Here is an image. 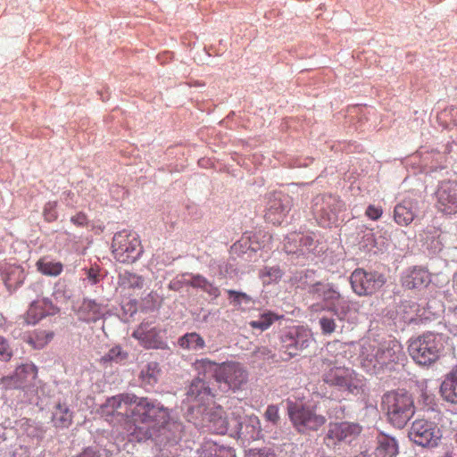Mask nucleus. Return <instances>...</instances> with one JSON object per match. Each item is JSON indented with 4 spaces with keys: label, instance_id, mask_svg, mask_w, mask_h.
<instances>
[{
    "label": "nucleus",
    "instance_id": "obj_1",
    "mask_svg": "<svg viewBox=\"0 0 457 457\" xmlns=\"http://www.w3.org/2000/svg\"><path fill=\"white\" fill-rule=\"evenodd\" d=\"M202 373L204 379L212 378L218 388L211 386L202 379V396L217 395V391L227 393L236 391L246 383L248 375L245 369L238 362L228 361L218 364L207 359H202Z\"/></svg>",
    "mask_w": 457,
    "mask_h": 457
},
{
    "label": "nucleus",
    "instance_id": "obj_2",
    "mask_svg": "<svg viewBox=\"0 0 457 457\" xmlns=\"http://www.w3.org/2000/svg\"><path fill=\"white\" fill-rule=\"evenodd\" d=\"M403 357V347L395 339L383 342L365 339L360 343V362L368 373L378 374Z\"/></svg>",
    "mask_w": 457,
    "mask_h": 457
},
{
    "label": "nucleus",
    "instance_id": "obj_3",
    "mask_svg": "<svg viewBox=\"0 0 457 457\" xmlns=\"http://www.w3.org/2000/svg\"><path fill=\"white\" fill-rule=\"evenodd\" d=\"M381 405L388 422L397 428H404L415 413L412 396L404 390L386 393Z\"/></svg>",
    "mask_w": 457,
    "mask_h": 457
},
{
    "label": "nucleus",
    "instance_id": "obj_4",
    "mask_svg": "<svg viewBox=\"0 0 457 457\" xmlns=\"http://www.w3.org/2000/svg\"><path fill=\"white\" fill-rule=\"evenodd\" d=\"M309 293L321 300V309L332 313L338 320H345L351 311L352 302L345 297L338 287L333 283H314L310 287Z\"/></svg>",
    "mask_w": 457,
    "mask_h": 457
},
{
    "label": "nucleus",
    "instance_id": "obj_5",
    "mask_svg": "<svg viewBox=\"0 0 457 457\" xmlns=\"http://www.w3.org/2000/svg\"><path fill=\"white\" fill-rule=\"evenodd\" d=\"M445 337L440 333L426 332L410 340L409 353L415 362L428 366L434 363L441 355Z\"/></svg>",
    "mask_w": 457,
    "mask_h": 457
},
{
    "label": "nucleus",
    "instance_id": "obj_6",
    "mask_svg": "<svg viewBox=\"0 0 457 457\" xmlns=\"http://www.w3.org/2000/svg\"><path fill=\"white\" fill-rule=\"evenodd\" d=\"M321 369L323 370V381L326 384L354 395L364 392L365 380L362 376L357 374L353 370L342 364Z\"/></svg>",
    "mask_w": 457,
    "mask_h": 457
},
{
    "label": "nucleus",
    "instance_id": "obj_7",
    "mask_svg": "<svg viewBox=\"0 0 457 457\" xmlns=\"http://www.w3.org/2000/svg\"><path fill=\"white\" fill-rule=\"evenodd\" d=\"M112 252L114 259L121 263H133L143 253V246L135 232L121 230L112 238Z\"/></svg>",
    "mask_w": 457,
    "mask_h": 457
},
{
    "label": "nucleus",
    "instance_id": "obj_8",
    "mask_svg": "<svg viewBox=\"0 0 457 457\" xmlns=\"http://www.w3.org/2000/svg\"><path fill=\"white\" fill-rule=\"evenodd\" d=\"M280 349L288 359L300 354L313 341L312 331L304 326H293L284 329L279 337Z\"/></svg>",
    "mask_w": 457,
    "mask_h": 457
},
{
    "label": "nucleus",
    "instance_id": "obj_9",
    "mask_svg": "<svg viewBox=\"0 0 457 457\" xmlns=\"http://www.w3.org/2000/svg\"><path fill=\"white\" fill-rule=\"evenodd\" d=\"M312 208L318 223L322 227H330L337 222L344 204L335 195H321L313 198Z\"/></svg>",
    "mask_w": 457,
    "mask_h": 457
},
{
    "label": "nucleus",
    "instance_id": "obj_10",
    "mask_svg": "<svg viewBox=\"0 0 457 457\" xmlns=\"http://www.w3.org/2000/svg\"><path fill=\"white\" fill-rule=\"evenodd\" d=\"M38 369L33 362L18 365L13 372L0 378V384L5 390L18 389L26 391L36 387Z\"/></svg>",
    "mask_w": 457,
    "mask_h": 457
},
{
    "label": "nucleus",
    "instance_id": "obj_11",
    "mask_svg": "<svg viewBox=\"0 0 457 457\" xmlns=\"http://www.w3.org/2000/svg\"><path fill=\"white\" fill-rule=\"evenodd\" d=\"M288 415L300 433L318 430L326 422L323 415L317 414L314 409L308 406L291 403L288 406Z\"/></svg>",
    "mask_w": 457,
    "mask_h": 457
},
{
    "label": "nucleus",
    "instance_id": "obj_12",
    "mask_svg": "<svg viewBox=\"0 0 457 457\" xmlns=\"http://www.w3.org/2000/svg\"><path fill=\"white\" fill-rule=\"evenodd\" d=\"M349 281L357 295L366 296L379 290L385 285L386 278L378 271H367L358 268L352 272Z\"/></svg>",
    "mask_w": 457,
    "mask_h": 457
},
{
    "label": "nucleus",
    "instance_id": "obj_13",
    "mask_svg": "<svg viewBox=\"0 0 457 457\" xmlns=\"http://www.w3.org/2000/svg\"><path fill=\"white\" fill-rule=\"evenodd\" d=\"M408 436L418 445L434 447L438 445L442 433L434 421L420 419L412 422Z\"/></svg>",
    "mask_w": 457,
    "mask_h": 457
},
{
    "label": "nucleus",
    "instance_id": "obj_14",
    "mask_svg": "<svg viewBox=\"0 0 457 457\" xmlns=\"http://www.w3.org/2000/svg\"><path fill=\"white\" fill-rule=\"evenodd\" d=\"M361 432V427L353 422H335L328 425L324 437L325 445L336 448L341 443H351Z\"/></svg>",
    "mask_w": 457,
    "mask_h": 457
},
{
    "label": "nucleus",
    "instance_id": "obj_15",
    "mask_svg": "<svg viewBox=\"0 0 457 457\" xmlns=\"http://www.w3.org/2000/svg\"><path fill=\"white\" fill-rule=\"evenodd\" d=\"M137 402V396L129 394H120L108 398L101 406V414L109 422H113L115 416L120 417L118 420L129 418L133 403Z\"/></svg>",
    "mask_w": 457,
    "mask_h": 457
},
{
    "label": "nucleus",
    "instance_id": "obj_16",
    "mask_svg": "<svg viewBox=\"0 0 457 457\" xmlns=\"http://www.w3.org/2000/svg\"><path fill=\"white\" fill-rule=\"evenodd\" d=\"M161 415L163 422L168 417V411L158 403L152 402L147 398H137L130 409L129 419L135 422H149L156 420Z\"/></svg>",
    "mask_w": 457,
    "mask_h": 457
},
{
    "label": "nucleus",
    "instance_id": "obj_17",
    "mask_svg": "<svg viewBox=\"0 0 457 457\" xmlns=\"http://www.w3.org/2000/svg\"><path fill=\"white\" fill-rule=\"evenodd\" d=\"M436 195L437 210L446 215L457 213V182L443 180L439 182Z\"/></svg>",
    "mask_w": 457,
    "mask_h": 457
},
{
    "label": "nucleus",
    "instance_id": "obj_18",
    "mask_svg": "<svg viewBox=\"0 0 457 457\" xmlns=\"http://www.w3.org/2000/svg\"><path fill=\"white\" fill-rule=\"evenodd\" d=\"M231 424V420H228L221 406L215 403H208L202 411V428H205L212 433L224 435Z\"/></svg>",
    "mask_w": 457,
    "mask_h": 457
},
{
    "label": "nucleus",
    "instance_id": "obj_19",
    "mask_svg": "<svg viewBox=\"0 0 457 457\" xmlns=\"http://www.w3.org/2000/svg\"><path fill=\"white\" fill-rule=\"evenodd\" d=\"M293 206V200L283 193L272 194L267 203L265 220L274 225L281 224Z\"/></svg>",
    "mask_w": 457,
    "mask_h": 457
},
{
    "label": "nucleus",
    "instance_id": "obj_20",
    "mask_svg": "<svg viewBox=\"0 0 457 457\" xmlns=\"http://www.w3.org/2000/svg\"><path fill=\"white\" fill-rule=\"evenodd\" d=\"M232 432L243 441H254L262 438L261 422L257 416H245L237 420H231Z\"/></svg>",
    "mask_w": 457,
    "mask_h": 457
},
{
    "label": "nucleus",
    "instance_id": "obj_21",
    "mask_svg": "<svg viewBox=\"0 0 457 457\" xmlns=\"http://www.w3.org/2000/svg\"><path fill=\"white\" fill-rule=\"evenodd\" d=\"M162 330L151 322H142L132 333V337L138 340L140 345L147 349L164 348Z\"/></svg>",
    "mask_w": 457,
    "mask_h": 457
},
{
    "label": "nucleus",
    "instance_id": "obj_22",
    "mask_svg": "<svg viewBox=\"0 0 457 457\" xmlns=\"http://www.w3.org/2000/svg\"><path fill=\"white\" fill-rule=\"evenodd\" d=\"M58 309L47 299L36 300L31 303L27 312L21 318L23 324L35 325L47 315H54Z\"/></svg>",
    "mask_w": 457,
    "mask_h": 457
},
{
    "label": "nucleus",
    "instance_id": "obj_23",
    "mask_svg": "<svg viewBox=\"0 0 457 457\" xmlns=\"http://www.w3.org/2000/svg\"><path fill=\"white\" fill-rule=\"evenodd\" d=\"M419 201L413 198H405L395 205L394 220L400 226H408L418 216Z\"/></svg>",
    "mask_w": 457,
    "mask_h": 457
},
{
    "label": "nucleus",
    "instance_id": "obj_24",
    "mask_svg": "<svg viewBox=\"0 0 457 457\" xmlns=\"http://www.w3.org/2000/svg\"><path fill=\"white\" fill-rule=\"evenodd\" d=\"M402 285L408 289H420L430 283L429 273L420 267L407 269L402 275Z\"/></svg>",
    "mask_w": 457,
    "mask_h": 457
},
{
    "label": "nucleus",
    "instance_id": "obj_25",
    "mask_svg": "<svg viewBox=\"0 0 457 457\" xmlns=\"http://www.w3.org/2000/svg\"><path fill=\"white\" fill-rule=\"evenodd\" d=\"M399 453L398 441L386 434L379 433L375 438L372 454L374 457H396Z\"/></svg>",
    "mask_w": 457,
    "mask_h": 457
},
{
    "label": "nucleus",
    "instance_id": "obj_26",
    "mask_svg": "<svg viewBox=\"0 0 457 457\" xmlns=\"http://www.w3.org/2000/svg\"><path fill=\"white\" fill-rule=\"evenodd\" d=\"M345 352V345L340 341L328 343L322 354L321 368L341 365Z\"/></svg>",
    "mask_w": 457,
    "mask_h": 457
},
{
    "label": "nucleus",
    "instance_id": "obj_27",
    "mask_svg": "<svg viewBox=\"0 0 457 457\" xmlns=\"http://www.w3.org/2000/svg\"><path fill=\"white\" fill-rule=\"evenodd\" d=\"M442 397L452 403H457V366L449 372L440 386Z\"/></svg>",
    "mask_w": 457,
    "mask_h": 457
},
{
    "label": "nucleus",
    "instance_id": "obj_28",
    "mask_svg": "<svg viewBox=\"0 0 457 457\" xmlns=\"http://www.w3.org/2000/svg\"><path fill=\"white\" fill-rule=\"evenodd\" d=\"M397 315L405 323H411L417 317L422 316L423 312L419 303L413 300L403 301L397 308Z\"/></svg>",
    "mask_w": 457,
    "mask_h": 457
},
{
    "label": "nucleus",
    "instance_id": "obj_29",
    "mask_svg": "<svg viewBox=\"0 0 457 457\" xmlns=\"http://www.w3.org/2000/svg\"><path fill=\"white\" fill-rule=\"evenodd\" d=\"M78 315L86 322H96L102 317V308L96 301L86 299L82 302Z\"/></svg>",
    "mask_w": 457,
    "mask_h": 457
},
{
    "label": "nucleus",
    "instance_id": "obj_30",
    "mask_svg": "<svg viewBox=\"0 0 457 457\" xmlns=\"http://www.w3.org/2000/svg\"><path fill=\"white\" fill-rule=\"evenodd\" d=\"M25 277L23 269L19 265H9L3 273V280L9 290H14L20 287Z\"/></svg>",
    "mask_w": 457,
    "mask_h": 457
},
{
    "label": "nucleus",
    "instance_id": "obj_31",
    "mask_svg": "<svg viewBox=\"0 0 457 457\" xmlns=\"http://www.w3.org/2000/svg\"><path fill=\"white\" fill-rule=\"evenodd\" d=\"M52 421L56 428H69L72 423V413L66 405L57 403L53 411Z\"/></svg>",
    "mask_w": 457,
    "mask_h": 457
},
{
    "label": "nucleus",
    "instance_id": "obj_32",
    "mask_svg": "<svg viewBox=\"0 0 457 457\" xmlns=\"http://www.w3.org/2000/svg\"><path fill=\"white\" fill-rule=\"evenodd\" d=\"M301 232H292L284 239V250L287 254L304 255L305 250L300 246Z\"/></svg>",
    "mask_w": 457,
    "mask_h": 457
},
{
    "label": "nucleus",
    "instance_id": "obj_33",
    "mask_svg": "<svg viewBox=\"0 0 457 457\" xmlns=\"http://www.w3.org/2000/svg\"><path fill=\"white\" fill-rule=\"evenodd\" d=\"M39 272L46 276H58L63 270L62 263L60 262H50L46 258L39 259L37 263Z\"/></svg>",
    "mask_w": 457,
    "mask_h": 457
},
{
    "label": "nucleus",
    "instance_id": "obj_34",
    "mask_svg": "<svg viewBox=\"0 0 457 457\" xmlns=\"http://www.w3.org/2000/svg\"><path fill=\"white\" fill-rule=\"evenodd\" d=\"M54 337V333L46 330H36L29 336L27 343L34 348L41 349L45 347Z\"/></svg>",
    "mask_w": 457,
    "mask_h": 457
},
{
    "label": "nucleus",
    "instance_id": "obj_35",
    "mask_svg": "<svg viewBox=\"0 0 457 457\" xmlns=\"http://www.w3.org/2000/svg\"><path fill=\"white\" fill-rule=\"evenodd\" d=\"M199 383L200 381L197 378L193 380L187 393V397L184 400V403L188 404V410L191 411H193L195 408L197 409L200 407L198 400V396L200 395Z\"/></svg>",
    "mask_w": 457,
    "mask_h": 457
},
{
    "label": "nucleus",
    "instance_id": "obj_36",
    "mask_svg": "<svg viewBox=\"0 0 457 457\" xmlns=\"http://www.w3.org/2000/svg\"><path fill=\"white\" fill-rule=\"evenodd\" d=\"M278 319V316L271 312H262L257 320H251L249 326L252 328L264 331Z\"/></svg>",
    "mask_w": 457,
    "mask_h": 457
},
{
    "label": "nucleus",
    "instance_id": "obj_37",
    "mask_svg": "<svg viewBox=\"0 0 457 457\" xmlns=\"http://www.w3.org/2000/svg\"><path fill=\"white\" fill-rule=\"evenodd\" d=\"M283 276V271L278 266H265L260 270V278L263 284H270L278 281Z\"/></svg>",
    "mask_w": 457,
    "mask_h": 457
},
{
    "label": "nucleus",
    "instance_id": "obj_38",
    "mask_svg": "<svg viewBox=\"0 0 457 457\" xmlns=\"http://www.w3.org/2000/svg\"><path fill=\"white\" fill-rule=\"evenodd\" d=\"M160 369L157 362H149L141 371L142 381L147 385H154L157 382Z\"/></svg>",
    "mask_w": 457,
    "mask_h": 457
},
{
    "label": "nucleus",
    "instance_id": "obj_39",
    "mask_svg": "<svg viewBox=\"0 0 457 457\" xmlns=\"http://www.w3.org/2000/svg\"><path fill=\"white\" fill-rule=\"evenodd\" d=\"M179 345L185 350H197L200 346V335L195 332L187 333L179 339Z\"/></svg>",
    "mask_w": 457,
    "mask_h": 457
},
{
    "label": "nucleus",
    "instance_id": "obj_40",
    "mask_svg": "<svg viewBox=\"0 0 457 457\" xmlns=\"http://www.w3.org/2000/svg\"><path fill=\"white\" fill-rule=\"evenodd\" d=\"M204 452H206L204 457H232V452L229 449L224 447H219L216 445H212L209 442L204 445Z\"/></svg>",
    "mask_w": 457,
    "mask_h": 457
},
{
    "label": "nucleus",
    "instance_id": "obj_41",
    "mask_svg": "<svg viewBox=\"0 0 457 457\" xmlns=\"http://www.w3.org/2000/svg\"><path fill=\"white\" fill-rule=\"evenodd\" d=\"M319 325L321 333L325 336L333 334L337 328L335 318L328 315H322L319 318Z\"/></svg>",
    "mask_w": 457,
    "mask_h": 457
},
{
    "label": "nucleus",
    "instance_id": "obj_42",
    "mask_svg": "<svg viewBox=\"0 0 457 457\" xmlns=\"http://www.w3.org/2000/svg\"><path fill=\"white\" fill-rule=\"evenodd\" d=\"M128 357V353L122 351L120 346H114L108 351L106 354L102 357V361H115L117 363L124 361Z\"/></svg>",
    "mask_w": 457,
    "mask_h": 457
},
{
    "label": "nucleus",
    "instance_id": "obj_43",
    "mask_svg": "<svg viewBox=\"0 0 457 457\" xmlns=\"http://www.w3.org/2000/svg\"><path fill=\"white\" fill-rule=\"evenodd\" d=\"M326 407L328 408V415L329 418L342 419L345 414V409L341 403L333 400H325Z\"/></svg>",
    "mask_w": 457,
    "mask_h": 457
},
{
    "label": "nucleus",
    "instance_id": "obj_44",
    "mask_svg": "<svg viewBox=\"0 0 457 457\" xmlns=\"http://www.w3.org/2000/svg\"><path fill=\"white\" fill-rule=\"evenodd\" d=\"M229 300L235 306H240L241 304H249L253 302V299L250 295L245 293L237 292L235 290L228 291Z\"/></svg>",
    "mask_w": 457,
    "mask_h": 457
},
{
    "label": "nucleus",
    "instance_id": "obj_45",
    "mask_svg": "<svg viewBox=\"0 0 457 457\" xmlns=\"http://www.w3.org/2000/svg\"><path fill=\"white\" fill-rule=\"evenodd\" d=\"M121 279L122 284L128 285L129 287L141 288L144 284V279L141 276L130 272H125Z\"/></svg>",
    "mask_w": 457,
    "mask_h": 457
},
{
    "label": "nucleus",
    "instance_id": "obj_46",
    "mask_svg": "<svg viewBox=\"0 0 457 457\" xmlns=\"http://www.w3.org/2000/svg\"><path fill=\"white\" fill-rule=\"evenodd\" d=\"M43 216L45 220H46L47 222H53L57 220L58 213L56 201H50L45 204L43 210Z\"/></svg>",
    "mask_w": 457,
    "mask_h": 457
},
{
    "label": "nucleus",
    "instance_id": "obj_47",
    "mask_svg": "<svg viewBox=\"0 0 457 457\" xmlns=\"http://www.w3.org/2000/svg\"><path fill=\"white\" fill-rule=\"evenodd\" d=\"M13 355L12 348L10 345L9 341L0 336V361H9Z\"/></svg>",
    "mask_w": 457,
    "mask_h": 457
},
{
    "label": "nucleus",
    "instance_id": "obj_48",
    "mask_svg": "<svg viewBox=\"0 0 457 457\" xmlns=\"http://www.w3.org/2000/svg\"><path fill=\"white\" fill-rule=\"evenodd\" d=\"M300 246L305 250V254L312 253L315 249V240L312 233L301 232Z\"/></svg>",
    "mask_w": 457,
    "mask_h": 457
},
{
    "label": "nucleus",
    "instance_id": "obj_49",
    "mask_svg": "<svg viewBox=\"0 0 457 457\" xmlns=\"http://www.w3.org/2000/svg\"><path fill=\"white\" fill-rule=\"evenodd\" d=\"M264 418L267 421L270 422L272 425H278L280 417L278 414V407L274 404H270L267 407L264 412Z\"/></svg>",
    "mask_w": 457,
    "mask_h": 457
},
{
    "label": "nucleus",
    "instance_id": "obj_50",
    "mask_svg": "<svg viewBox=\"0 0 457 457\" xmlns=\"http://www.w3.org/2000/svg\"><path fill=\"white\" fill-rule=\"evenodd\" d=\"M273 352L266 346L259 347L254 353L253 357L256 360L270 361L274 358Z\"/></svg>",
    "mask_w": 457,
    "mask_h": 457
},
{
    "label": "nucleus",
    "instance_id": "obj_51",
    "mask_svg": "<svg viewBox=\"0 0 457 457\" xmlns=\"http://www.w3.org/2000/svg\"><path fill=\"white\" fill-rule=\"evenodd\" d=\"M71 221L78 227H86L88 224L87 216L82 212H79L72 216L71 218Z\"/></svg>",
    "mask_w": 457,
    "mask_h": 457
},
{
    "label": "nucleus",
    "instance_id": "obj_52",
    "mask_svg": "<svg viewBox=\"0 0 457 457\" xmlns=\"http://www.w3.org/2000/svg\"><path fill=\"white\" fill-rule=\"evenodd\" d=\"M382 212L381 208L374 205H369L365 213L370 219L376 220L381 217Z\"/></svg>",
    "mask_w": 457,
    "mask_h": 457
},
{
    "label": "nucleus",
    "instance_id": "obj_53",
    "mask_svg": "<svg viewBox=\"0 0 457 457\" xmlns=\"http://www.w3.org/2000/svg\"><path fill=\"white\" fill-rule=\"evenodd\" d=\"M202 291L208 292L212 296L216 297L219 295V290L217 287H212L208 284L205 279L202 278Z\"/></svg>",
    "mask_w": 457,
    "mask_h": 457
},
{
    "label": "nucleus",
    "instance_id": "obj_54",
    "mask_svg": "<svg viewBox=\"0 0 457 457\" xmlns=\"http://www.w3.org/2000/svg\"><path fill=\"white\" fill-rule=\"evenodd\" d=\"M247 244H248V238H242L240 241L234 244V245L232 246V249L235 251H237L241 248H245V249H252L253 251H255V248L253 246H252V245H249L247 246Z\"/></svg>",
    "mask_w": 457,
    "mask_h": 457
},
{
    "label": "nucleus",
    "instance_id": "obj_55",
    "mask_svg": "<svg viewBox=\"0 0 457 457\" xmlns=\"http://www.w3.org/2000/svg\"><path fill=\"white\" fill-rule=\"evenodd\" d=\"M87 274L92 284H96L99 281V272L96 269L90 268L87 270Z\"/></svg>",
    "mask_w": 457,
    "mask_h": 457
},
{
    "label": "nucleus",
    "instance_id": "obj_56",
    "mask_svg": "<svg viewBox=\"0 0 457 457\" xmlns=\"http://www.w3.org/2000/svg\"><path fill=\"white\" fill-rule=\"evenodd\" d=\"M76 457H99V455L94 450L87 448Z\"/></svg>",
    "mask_w": 457,
    "mask_h": 457
},
{
    "label": "nucleus",
    "instance_id": "obj_57",
    "mask_svg": "<svg viewBox=\"0 0 457 457\" xmlns=\"http://www.w3.org/2000/svg\"><path fill=\"white\" fill-rule=\"evenodd\" d=\"M449 312L453 314V318L457 320V305L450 308Z\"/></svg>",
    "mask_w": 457,
    "mask_h": 457
},
{
    "label": "nucleus",
    "instance_id": "obj_58",
    "mask_svg": "<svg viewBox=\"0 0 457 457\" xmlns=\"http://www.w3.org/2000/svg\"><path fill=\"white\" fill-rule=\"evenodd\" d=\"M453 438H454L455 443L457 444V430H456V433L454 434V437Z\"/></svg>",
    "mask_w": 457,
    "mask_h": 457
}]
</instances>
